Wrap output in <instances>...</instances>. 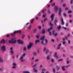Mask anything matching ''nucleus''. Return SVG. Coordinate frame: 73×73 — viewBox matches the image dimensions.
Listing matches in <instances>:
<instances>
[{"instance_id": "nucleus-1", "label": "nucleus", "mask_w": 73, "mask_h": 73, "mask_svg": "<svg viewBox=\"0 0 73 73\" xmlns=\"http://www.w3.org/2000/svg\"><path fill=\"white\" fill-rule=\"evenodd\" d=\"M16 40L15 38H13L11 40H9V43L11 44H15L16 42Z\"/></svg>"}, {"instance_id": "nucleus-2", "label": "nucleus", "mask_w": 73, "mask_h": 73, "mask_svg": "<svg viewBox=\"0 0 73 73\" xmlns=\"http://www.w3.org/2000/svg\"><path fill=\"white\" fill-rule=\"evenodd\" d=\"M26 56V54L25 53H23L22 56H21V57L19 58V60H21V62H23L25 61L24 59H23V58Z\"/></svg>"}, {"instance_id": "nucleus-3", "label": "nucleus", "mask_w": 73, "mask_h": 73, "mask_svg": "<svg viewBox=\"0 0 73 73\" xmlns=\"http://www.w3.org/2000/svg\"><path fill=\"white\" fill-rule=\"evenodd\" d=\"M33 43H29V45H28L27 48L28 49H31V48L33 46Z\"/></svg>"}, {"instance_id": "nucleus-4", "label": "nucleus", "mask_w": 73, "mask_h": 73, "mask_svg": "<svg viewBox=\"0 0 73 73\" xmlns=\"http://www.w3.org/2000/svg\"><path fill=\"white\" fill-rule=\"evenodd\" d=\"M1 50H3V52H5L6 50V48H5V46H2L1 47Z\"/></svg>"}, {"instance_id": "nucleus-5", "label": "nucleus", "mask_w": 73, "mask_h": 73, "mask_svg": "<svg viewBox=\"0 0 73 73\" xmlns=\"http://www.w3.org/2000/svg\"><path fill=\"white\" fill-rule=\"evenodd\" d=\"M52 34L54 36H56L57 35V33L56 32V31L54 30H53L52 31Z\"/></svg>"}, {"instance_id": "nucleus-6", "label": "nucleus", "mask_w": 73, "mask_h": 73, "mask_svg": "<svg viewBox=\"0 0 73 73\" xmlns=\"http://www.w3.org/2000/svg\"><path fill=\"white\" fill-rule=\"evenodd\" d=\"M52 34L54 36H56L57 35V33L56 32V31L54 30H53L52 31Z\"/></svg>"}, {"instance_id": "nucleus-7", "label": "nucleus", "mask_w": 73, "mask_h": 73, "mask_svg": "<svg viewBox=\"0 0 73 73\" xmlns=\"http://www.w3.org/2000/svg\"><path fill=\"white\" fill-rule=\"evenodd\" d=\"M52 34L54 36H56L57 35V33L56 32V31L54 30H53L52 31Z\"/></svg>"}, {"instance_id": "nucleus-8", "label": "nucleus", "mask_w": 73, "mask_h": 73, "mask_svg": "<svg viewBox=\"0 0 73 73\" xmlns=\"http://www.w3.org/2000/svg\"><path fill=\"white\" fill-rule=\"evenodd\" d=\"M10 50H11L10 51V53L11 54H13L14 53V51H13V48L11 47Z\"/></svg>"}, {"instance_id": "nucleus-9", "label": "nucleus", "mask_w": 73, "mask_h": 73, "mask_svg": "<svg viewBox=\"0 0 73 73\" xmlns=\"http://www.w3.org/2000/svg\"><path fill=\"white\" fill-rule=\"evenodd\" d=\"M17 42L19 43V44H23V42L21 40H18Z\"/></svg>"}, {"instance_id": "nucleus-10", "label": "nucleus", "mask_w": 73, "mask_h": 73, "mask_svg": "<svg viewBox=\"0 0 73 73\" xmlns=\"http://www.w3.org/2000/svg\"><path fill=\"white\" fill-rule=\"evenodd\" d=\"M59 9V10L58 13V14L59 16H61V11H62L61 9L60 8Z\"/></svg>"}, {"instance_id": "nucleus-11", "label": "nucleus", "mask_w": 73, "mask_h": 73, "mask_svg": "<svg viewBox=\"0 0 73 73\" xmlns=\"http://www.w3.org/2000/svg\"><path fill=\"white\" fill-rule=\"evenodd\" d=\"M54 9L55 11V12H57L58 11V7L55 6L54 7Z\"/></svg>"}, {"instance_id": "nucleus-12", "label": "nucleus", "mask_w": 73, "mask_h": 73, "mask_svg": "<svg viewBox=\"0 0 73 73\" xmlns=\"http://www.w3.org/2000/svg\"><path fill=\"white\" fill-rule=\"evenodd\" d=\"M44 38H45V36L43 35L42 37H40V40H43L44 39Z\"/></svg>"}, {"instance_id": "nucleus-13", "label": "nucleus", "mask_w": 73, "mask_h": 73, "mask_svg": "<svg viewBox=\"0 0 73 73\" xmlns=\"http://www.w3.org/2000/svg\"><path fill=\"white\" fill-rule=\"evenodd\" d=\"M60 20L62 21V25H64V19H61Z\"/></svg>"}, {"instance_id": "nucleus-14", "label": "nucleus", "mask_w": 73, "mask_h": 73, "mask_svg": "<svg viewBox=\"0 0 73 73\" xmlns=\"http://www.w3.org/2000/svg\"><path fill=\"white\" fill-rule=\"evenodd\" d=\"M62 44H65V38H63Z\"/></svg>"}, {"instance_id": "nucleus-15", "label": "nucleus", "mask_w": 73, "mask_h": 73, "mask_svg": "<svg viewBox=\"0 0 73 73\" xmlns=\"http://www.w3.org/2000/svg\"><path fill=\"white\" fill-rule=\"evenodd\" d=\"M61 45V43H60L58 45V47L57 48V49H60V46Z\"/></svg>"}, {"instance_id": "nucleus-16", "label": "nucleus", "mask_w": 73, "mask_h": 73, "mask_svg": "<svg viewBox=\"0 0 73 73\" xmlns=\"http://www.w3.org/2000/svg\"><path fill=\"white\" fill-rule=\"evenodd\" d=\"M51 29H52V27H51L50 28H49L48 30V32H49L50 31V30H51Z\"/></svg>"}, {"instance_id": "nucleus-17", "label": "nucleus", "mask_w": 73, "mask_h": 73, "mask_svg": "<svg viewBox=\"0 0 73 73\" xmlns=\"http://www.w3.org/2000/svg\"><path fill=\"white\" fill-rule=\"evenodd\" d=\"M5 41L4 39L2 40L1 42V43H3V44H5Z\"/></svg>"}, {"instance_id": "nucleus-18", "label": "nucleus", "mask_w": 73, "mask_h": 73, "mask_svg": "<svg viewBox=\"0 0 73 73\" xmlns=\"http://www.w3.org/2000/svg\"><path fill=\"white\" fill-rule=\"evenodd\" d=\"M61 26L59 25V26L58 27H57V28L58 29L59 31L60 30V29H61Z\"/></svg>"}, {"instance_id": "nucleus-19", "label": "nucleus", "mask_w": 73, "mask_h": 73, "mask_svg": "<svg viewBox=\"0 0 73 73\" xmlns=\"http://www.w3.org/2000/svg\"><path fill=\"white\" fill-rule=\"evenodd\" d=\"M39 41H40V40H36L35 41V44H37V42H39Z\"/></svg>"}, {"instance_id": "nucleus-20", "label": "nucleus", "mask_w": 73, "mask_h": 73, "mask_svg": "<svg viewBox=\"0 0 73 73\" xmlns=\"http://www.w3.org/2000/svg\"><path fill=\"white\" fill-rule=\"evenodd\" d=\"M35 68H33V70H34V72H36V73H37V70H36V69H35Z\"/></svg>"}, {"instance_id": "nucleus-21", "label": "nucleus", "mask_w": 73, "mask_h": 73, "mask_svg": "<svg viewBox=\"0 0 73 73\" xmlns=\"http://www.w3.org/2000/svg\"><path fill=\"white\" fill-rule=\"evenodd\" d=\"M33 54L34 56H36L37 55V52H34L33 53Z\"/></svg>"}, {"instance_id": "nucleus-22", "label": "nucleus", "mask_w": 73, "mask_h": 73, "mask_svg": "<svg viewBox=\"0 0 73 73\" xmlns=\"http://www.w3.org/2000/svg\"><path fill=\"white\" fill-rule=\"evenodd\" d=\"M45 33V29H43L42 30V34H44Z\"/></svg>"}, {"instance_id": "nucleus-23", "label": "nucleus", "mask_w": 73, "mask_h": 73, "mask_svg": "<svg viewBox=\"0 0 73 73\" xmlns=\"http://www.w3.org/2000/svg\"><path fill=\"white\" fill-rule=\"evenodd\" d=\"M57 21L56 20H55L54 22V25H57Z\"/></svg>"}, {"instance_id": "nucleus-24", "label": "nucleus", "mask_w": 73, "mask_h": 73, "mask_svg": "<svg viewBox=\"0 0 73 73\" xmlns=\"http://www.w3.org/2000/svg\"><path fill=\"white\" fill-rule=\"evenodd\" d=\"M62 69L63 70H65V67L64 66H62Z\"/></svg>"}, {"instance_id": "nucleus-25", "label": "nucleus", "mask_w": 73, "mask_h": 73, "mask_svg": "<svg viewBox=\"0 0 73 73\" xmlns=\"http://www.w3.org/2000/svg\"><path fill=\"white\" fill-rule=\"evenodd\" d=\"M54 17V14H52L51 16V19H53Z\"/></svg>"}, {"instance_id": "nucleus-26", "label": "nucleus", "mask_w": 73, "mask_h": 73, "mask_svg": "<svg viewBox=\"0 0 73 73\" xmlns=\"http://www.w3.org/2000/svg\"><path fill=\"white\" fill-rule=\"evenodd\" d=\"M23 50L24 51H25L26 50H27V48H26V47H24L23 48Z\"/></svg>"}, {"instance_id": "nucleus-27", "label": "nucleus", "mask_w": 73, "mask_h": 73, "mask_svg": "<svg viewBox=\"0 0 73 73\" xmlns=\"http://www.w3.org/2000/svg\"><path fill=\"white\" fill-rule=\"evenodd\" d=\"M46 47H44L43 48V52H45V50H46Z\"/></svg>"}, {"instance_id": "nucleus-28", "label": "nucleus", "mask_w": 73, "mask_h": 73, "mask_svg": "<svg viewBox=\"0 0 73 73\" xmlns=\"http://www.w3.org/2000/svg\"><path fill=\"white\" fill-rule=\"evenodd\" d=\"M38 17H40V16H41V13H39L38 15Z\"/></svg>"}, {"instance_id": "nucleus-29", "label": "nucleus", "mask_w": 73, "mask_h": 73, "mask_svg": "<svg viewBox=\"0 0 73 73\" xmlns=\"http://www.w3.org/2000/svg\"><path fill=\"white\" fill-rule=\"evenodd\" d=\"M56 56H57V52H55L54 53V57H56Z\"/></svg>"}, {"instance_id": "nucleus-30", "label": "nucleus", "mask_w": 73, "mask_h": 73, "mask_svg": "<svg viewBox=\"0 0 73 73\" xmlns=\"http://www.w3.org/2000/svg\"><path fill=\"white\" fill-rule=\"evenodd\" d=\"M0 62H3V60L1 58H0Z\"/></svg>"}, {"instance_id": "nucleus-31", "label": "nucleus", "mask_w": 73, "mask_h": 73, "mask_svg": "<svg viewBox=\"0 0 73 73\" xmlns=\"http://www.w3.org/2000/svg\"><path fill=\"white\" fill-rule=\"evenodd\" d=\"M46 16V14H44L42 16V18H44V17H45V16Z\"/></svg>"}, {"instance_id": "nucleus-32", "label": "nucleus", "mask_w": 73, "mask_h": 73, "mask_svg": "<svg viewBox=\"0 0 73 73\" xmlns=\"http://www.w3.org/2000/svg\"><path fill=\"white\" fill-rule=\"evenodd\" d=\"M45 42L46 44H47L48 43V40L46 39H45Z\"/></svg>"}, {"instance_id": "nucleus-33", "label": "nucleus", "mask_w": 73, "mask_h": 73, "mask_svg": "<svg viewBox=\"0 0 73 73\" xmlns=\"http://www.w3.org/2000/svg\"><path fill=\"white\" fill-rule=\"evenodd\" d=\"M17 33H18L19 34H20L21 33V31H17Z\"/></svg>"}, {"instance_id": "nucleus-34", "label": "nucleus", "mask_w": 73, "mask_h": 73, "mask_svg": "<svg viewBox=\"0 0 73 73\" xmlns=\"http://www.w3.org/2000/svg\"><path fill=\"white\" fill-rule=\"evenodd\" d=\"M63 16L64 17H66V13H63Z\"/></svg>"}, {"instance_id": "nucleus-35", "label": "nucleus", "mask_w": 73, "mask_h": 73, "mask_svg": "<svg viewBox=\"0 0 73 73\" xmlns=\"http://www.w3.org/2000/svg\"><path fill=\"white\" fill-rule=\"evenodd\" d=\"M48 52H49V50H47L46 52V54H47Z\"/></svg>"}, {"instance_id": "nucleus-36", "label": "nucleus", "mask_w": 73, "mask_h": 73, "mask_svg": "<svg viewBox=\"0 0 73 73\" xmlns=\"http://www.w3.org/2000/svg\"><path fill=\"white\" fill-rule=\"evenodd\" d=\"M41 26H38V29H41Z\"/></svg>"}, {"instance_id": "nucleus-37", "label": "nucleus", "mask_w": 73, "mask_h": 73, "mask_svg": "<svg viewBox=\"0 0 73 73\" xmlns=\"http://www.w3.org/2000/svg\"><path fill=\"white\" fill-rule=\"evenodd\" d=\"M68 44H70V40H68Z\"/></svg>"}, {"instance_id": "nucleus-38", "label": "nucleus", "mask_w": 73, "mask_h": 73, "mask_svg": "<svg viewBox=\"0 0 73 73\" xmlns=\"http://www.w3.org/2000/svg\"><path fill=\"white\" fill-rule=\"evenodd\" d=\"M34 21V19H33L31 21V24H32L33 23V22Z\"/></svg>"}, {"instance_id": "nucleus-39", "label": "nucleus", "mask_w": 73, "mask_h": 73, "mask_svg": "<svg viewBox=\"0 0 73 73\" xmlns=\"http://www.w3.org/2000/svg\"><path fill=\"white\" fill-rule=\"evenodd\" d=\"M50 25H51V26H53V25L52 24V23L51 22H50Z\"/></svg>"}, {"instance_id": "nucleus-40", "label": "nucleus", "mask_w": 73, "mask_h": 73, "mask_svg": "<svg viewBox=\"0 0 73 73\" xmlns=\"http://www.w3.org/2000/svg\"><path fill=\"white\" fill-rule=\"evenodd\" d=\"M53 72L54 73L56 72V71H55V68H54L53 69Z\"/></svg>"}, {"instance_id": "nucleus-41", "label": "nucleus", "mask_w": 73, "mask_h": 73, "mask_svg": "<svg viewBox=\"0 0 73 73\" xmlns=\"http://www.w3.org/2000/svg\"><path fill=\"white\" fill-rule=\"evenodd\" d=\"M46 11V9H45L44 10H42V13H44V11Z\"/></svg>"}, {"instance_id": "nucleus-42", "label": "nucleus", "mask_w": 73, "mask_h": 73, "mask_svg": "<svg viewBox=\"0 0 73 73\" xmlns=\"http://www.w3.org/2000/svg\"><path fill=\"white\" fill-rule=\"evenodd\" d=\"M73 0H71L70 1V4H73Z\"/></svg>"}, {"instance_id": "nucleus-43", "label": "nucleus", "mask_w": 73, "mask_h": 73, "mask_svg": "<svg viewBox=\"0 0 73 73\" xmlns=\"http://www.w3.org/2000/svg\"><path fill=\"white\" fill-rule=\"evenodd\" d=\"M48 12L49 13H50V10L49 9H48Z\"/></svg>"}, {"instance_id": "nucleus-44", "label": "nucleus", "mask_w": 73, "mask_h": 73, "mask_svg": "<svg viewBox=\"0 0 73 73\" xmlns=\"http://www.w3.org/2000/svg\"><path fill=\"white\" fill-rule=\"evenodd\" d=\"M47 59L48 60H49V56H48L46 57Z\"/></svg>"}, {"instance_id": "nucleus-45", "label": "nucleus", "mask_w": 73, "mask_h": 73, "mask_svg": "<svg viewBox=\"0 0 73 73\" xmlns=\"http://www.w3.org/2000/svg\"><path fill=\"white\" fill-rule=\"evenodd\" d=\"M3 68H0V71H3Z\"/></svg>"}, {"instance_id": "nucleus-46", "label": "nucleus", "mask_w": 73, "mask_h": 73, "mask_svg": "<svg viewBox=\"0 0 73 73\" xmlns=\"http://www.w3.org/2000/svg\"><path fill=\"white\" fill-rule=\"evenodd\" d=\"M72 13V11L70 10L68 11V13Z\"/></svg>"}, {"instance_id": "nucleus-47", "label": "nucleus", "mask_w": 73, "mask_h": 73, "mask_svg": "<svg viewBox=\"0 0 73 73\" xmlns=\"http://www.w3.org/2000/svg\"><path fill=\"white\" fill-rule=\"evenodd\" d=\"M55 5V3H54L52 4V6H54Z\"/></svg>"}, {"instance_id": "nucleus-48", "label": "nucleus", "mask_w": 73, "mask_h": 73, "mask_svg": "<svg viewBox=\"0 0 73 73\" xmlns=\"http://www.w3.org/2000/svg\"><path fill=\"white\" fill-rule=\"evenodd\" d=\"M41 44H42V45H43L44 44V40H42L41 43Z\"/></svg>"}, {"instance_id": "nucleus-49", "label": "nucleus", "mask_w": 73, "mask_h": 73, "mask_svg": "<svg viewBox=\"0 0 73 73\" xmlns=\"http://www.w3.org/2000/svg\"><path fill=\"white\" fill-rule=\"evenodd\" d=\"M62 61V59H59V60H58V62H59V61Z\"/></svg>"}, {"instance_id": "nucleus-50", "label": "nucleus", "mask_w": 73, "mask_h": 73, "mask_svg": "<svg viewBox=\"0 0 73 73\" xmlns=\"http://www.w3.org/2000/svg\"><path fill=\"white\" fill-rule=\"evenodd\" d=\"M25 38V35H22V38Z\"/></svg>"}, {"instance_id": "nucleus-51", "label": "nucleus", "mask_w": 73, "mask_h": 73, "mask_svg": "<svg viewBox=\"0 0 73 73\" xmlns=\"http://www.w3.org/2000/svg\"><path fill=\"white\" fill-rule=\"evenodd\" d=\"M37 54H39V50H37Z\"/></svg>"}, {"instance_id": "nucleus-52", "label": "nucleus", "mask_w": 73, "mask_h": 73, "mask_svg": "<svg viewBox=\"0 0 73 73\" xmlns=\"http://www.w3.org/2000/svg\"><path fill=\"white\" fill-rule=\"evenodd\" d=\"M37 64H35V65H34L33 66V67H35V66H37Z\"/></svg>"}, {"instance_id": "nucleus-53", "label": "nucleus", "mask_w": 73, "mask_h": 73, "mask_svg": "<svg viewBox=\"0 0 73 73\" xmlns=\"http://www.w3.org/2000/svg\"><path fill=\"white\" fill-rule=\"evenodd\" d=\"M47 20V19H44V21L45 22V21H46Z\"/></svg>"}, {"instance_id": "nucleus-54", "label": "nucleus", "mask_w": 73, "mask_h": 73, "mask_svg": "<svg viewBox=\"0 0 73 73\" xmlns=\"http://www.w3.org/2000/svg\"><path fill=\"white\" fill-rule=\"evenodd\" d=\"M66 26L68 27V23H66Z\"/></svg>"}, {"instance_id": "nucleus-55", "label": "nucleus", "mask_w": 73, "mask_h": 73, "mask_svg": "<svg viewBox=\"0 0 73 73\" xmlns=\"http://www.w3.org/2000/svg\"><path fill=\"white\" fill-rule=\"evenodd\" d=\"M13 65L14 66H16V63H13Z\"/></svg>"}, {"instance_id": "nucleus-56", "label": "nucleus", "mask_w": 73, "mask_h": 73, "mask_svg": "<svg viewBox=\"0 0 73 73\" xmlns=\"http://www.w3.org/2000/svg\"><path fill=\"white\" fill-rule=\"evenodd\" d=\"M36 37L37 38H39V36L36 35Z\"/></svg>"}, {"instance_id": "nucleus-57", "label": "nucleus", "mask_w": 73, "mask_h": 73, "mask_svg": "<svg viewBox=\"0 0 73 73\" xmlns=\"http://www.w3.org/2000/svg\"><path fill=\"white\" fill-rule=\"evenodd\" d=\"M12 68L13 69H15V68H16V66H13L12 67Z\"/></svg>"}, {"instance_id": "nucleus-58", "label": "nucleus", "mask_w": 73, "mask_h": 73, "mask_svg": "<svg viewBox=\"0 0 73 73\" xmlns=\"http://www.w3.org/2000/svg\"><path fill=\"white\" fill-rule=\"evenodd\" d=\"M66 63L67 64H68L69 63V61H67Z\"/></svg>"}, {"instance_id": "nucleus-59", "label": "nucleus", "mask_w": 73, "mask_h": 73, "mask_svg": "<svg viewBox=\"0 0 73 73\" xmlns=\"http://www.w3.org/2000/svg\"><path fill=\"white\" fill-rule=\"evenodd\" d=\"M51 41H52L53 42H54V39H51Z\"/></svg>"}, {"instance_id": "nucleus-60", "label": "nucleus", "mask_w": 73, "mask_h": 73, "mask_svg": "<svg viewBox=\"0 0 73 73\" xmlns=\"http://www.w3.org/2000/svg\"><path fill=\"white\" fill-rule=\"evenodd\" d=\"M45 70V68H43L42 69V72H43L44 71V70Z\"/></svg>"}, {"instance_id": "nucleus-61", "label": "nucleus", "mask_w": 73, "mask_h": 73, "mask_svg": "<svg viewBox=\"0 0 73 73\" xmlns=\"http://www.w3.org/2000/svg\"><path fill=\"white\" fill-rule=\"evenodd\" d=\"M17 33V31H15L14 32V34H15V33Z\"/></svg>"}, {"instance_id": "nucleus-62", "label": "nucleus", "mask_w": 73, "mask_h": 73, "mask_svg": "<svg viewBox=\"0 0 73 73\" xmlns=\"http://www.w3.org/2000/svg\"><path fill=\"white\" fill-rule=\"evenodd\" d=\"M24 73H29V72L28 71H27V72H24Z\"/></svg>"}, {"instance_id": "nucleus-63", "label": "nucleus", "mask_w": 73, "mask_h": 73, "mask_svg": "<svg viewBox=\"0 0 73 73\" xmlns=\"http://www.w3.org/2000/svg\"><path fill=\"white\" fill-rule=\"evenodd\" d=\"M51 61H52V62H54V60H53V59H51Z\"/></svg>"}, {"instance_id": "nucleus-64", "label": "nucleus", "mask_w": 73, "mask_h": 73, "mask_svg": "<svg viewBox=\"0 0 73 73\" xmlns=\"http://www.w3.org/2000/svg\"><path fill=\"white\" fill-rule=\"evenodd\" d=\"M65 5H66L65 4H63V7H65Z\"/></svg>"}]
</instances>
